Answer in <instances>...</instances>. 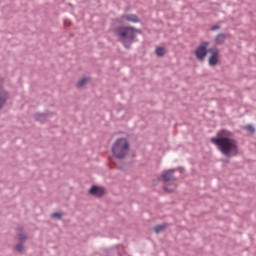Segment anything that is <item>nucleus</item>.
I'll list each match as a JSON object with an SVG mask.
<instances>
[{
    "label": "nucleus",
    "instance_id": "nucleus-1",
    "mask_svg": "<svg viewBox=\"0 0 256 256\" xmlns=\"http://www.w3.org/2000/svg\"><path fill=\"white\" fill-rule=\"evenodd\" d=\"M211 143L226 157H235L239 153L237 140L233 138V133L228 130H220L216 136L210 139Z\"/></svg>",
    "mask_w": 256,
    "mask_h": 256
},
{
    "label": "nucleus",
    "instance_id": "nucleus-2",
    "mask_svg": "<svg viewBox=\"0 0 256 256\" xmlns=\"http://www.w3.org/2000/svg\"><path fill=\"white\" fill-rule=\"evenodd\" d=\"M137 33L139 31L133 27H119L115 30V35L125 47H129L135 41Z\"/></svg>",
    "mask_w": 256,
    "mask_h": 256
},
{
    "label": "nucleus",
    "instance_id": "nucleus-3",
    "mask_svg": "<svg viewBox=\"0 0 256 256\" xmlns=\"http://www.w3.org/2000/svg\"><path fill=\"white\" fill-rule=\"evenodd\" d=\"M112 153L117 159H124L129 153V141L125 138L117 139L112 146Z\"/></svg>",
    "mask_w": 256,
    "mask_h": 256
},
{
    "label": "nucleus",
    "instance_id": "nucleus-4",
    "mask_svg": "<svg viewBox=\"0 0 256 256\" xmlns=\"http://www.w3.org/2000/svg\"><path fill=\"white\" fill-rule=\"evenodd\" d=\"M207 47H209V42H203L194 51L196 59L201 63H203V61H205V57H207Z\"/></svg>",
    "mask_w": 256,
    "mask_h": 256
},
{
    "label": "nucleus",
    "instance_id": "nucleus-5",
    "mask_svg": "<svg viewBox=\"0 0 256 256\" xmlns=\"http://www.w3.org/2000/svg\"><path fill=\"white\" fill-rule=\"evenodd\" d=\"M211 56L209 57L208 63L211 67H215L219 63V50L210 49Z\"/></svg>",
    "mask_w": 256,
    "mask_h": 256
},
{
    "label": "nucleus",
    "instance_id": "nucleus-6",
    "mask_svg": "<svg viewBox=\"0 0 256 256\" xmlns=\"http://www.w3.org/2000/svg\"><path fill=\"white\" fill-rule=\"evenodd\" d=\"M90 195H95L96 197H101L105 193V189L99 186H92L89 190Z\"/></svg>",
    "mask_w": 256,
    "mask_h": 256
},
{
    "label": "nucleus",
    "instance_id": "nucleus-7",
    "mask_svg": "<svg viewBox=\"0 0 256 256\" xmlns=\"http://www.w3.org/2000/svg\"><path fill=\"white\" fill-rule=\"evenodd\" d=\"M121 21H129L130 23H139V17L135 14L124 15L121 18Z\"/></svg>",
    "mask_w": 256,
    "mask_h": 256
},
{
    "label": "nucleus",
    "instance_id": "nucleus-8",
    "mask_svg": "<svg viewBox=\"0 0 256 256\" xmlns=\"http://www.w3.org/2000/svg\"><path fill=\"white\" fill-rule=\"evenodd\" d=\"M163 181H171L173 179V170H167L162 173Z\"/></svg>",
    "mask_w": 256,
    "mask_h": 256
},
{
    "label": "nucleus",
    "instance_id": "nucleus-9",
    "mask_svg": "<svg viewBox=\"0 0 256 256\" xmlns=\"http://www.w3.org/2000/svg\"><path fill=\"white\" fill-rule=\"evenodd\" d=\"M5 101H7V93H0V109L5 105Z\"/></svg>",
    "mask_w": 256,
    "mask_h": 256
},
{
    "label": "nucleus",
    "instance_id": "nucleus-10",
    "mask_svg": "<svg viewBox=\"0 0 256 256\" xmlns=\"http://www.w3.org/2000/svg\"><path fill=\"white\" fill-rule=\"evenodd\" d=\"M164 189L168 193H173V191H175V189H177V185L176 184H170V185L165 186Z\"/></svg>",
    "mask_w": 256,
    "mask_h": 256
},
{
    "label": "nucleus",
    "instance_id": "nucleus-11",
    "mask_svg": "<svg viewBox=\"0 0 256 256\" xmlns=\"http://www.w3.org/2000/svg\"><path fill=\"white\" fill-rule=\"evenodd\" d=\"M225 39H226L225 34H219L218 36H216L215 41L216 43L221 44V43H225Z\"/></svg>",
    "mask_w": 256,
    "mask_h": 256
},
{
    "label": "nucleus",
    "instance_id": "nucleus-12",
    "mask_svg": "<svg viewBox=\"0 0 256 256\" xmlns=\"http://www.w3.org/2000/svg\"><path fill=\"white\" fill-rule=\"evenodd\" d=\"M166 227L167 226L165 224L157 225V226H155L154 231H155V233L159 234V233H161V231H165Z\"/></svg>",
    "mask_w": 256,
    "mask_h": 256
},
{
    "label": "nucleus",
    "instance_id": "nucleus-13",
    "mask_svg": "<svg viewBox=\"0 0 256 256\" xmlns=\"http://www.w3.org/2000/svg\"><path fill=\"white\" fill-rule=\"evenodd\" d=\"M155 53L158 57H163V55H165V48L158 47L156 48Z\"/></svg>",
    "mask_w": 256,
    "mask_h": 256
},
{
    "label": "nucleus",
    "instance_id": "nucleus-14",
    "mask_svg": "<svg viewBox=\"0 0 256 256\" xmlns=\"http://www.w3.org/2000/svg\"><path fill=\"white\" fill-rule=\"evenodd\" d=\"M87 83H89V79L83 78L78 82V87H84L85 85H87Z\"/></svg>",
    "mask_w": 256,
    "mask_h": 256
},
{
    "label": "nucleus",
    "instance_id": "nucleus-15",
    "mask_svg": "<svg viewBox=\"0 0 256 256\" xmlns=\"http://www.w3.org/2000/svg\"><path fill=\"white\" fill-rule=\"evenodd\" d=\"M52 217H53L54 219H61L62 214L59 213V212H55V213L52 214Z\"/></svg>",
    "mask_w": 256,
    "mask_h": 256
},
{
    "label": "nucleus",
    "instance_id": "nucleus-16",
    "mask_svg": "<svg viewBox=\"0 0 256 256\" xmlns=\"http://www.w3.org/2000/svg\"><path fill=\"white\" fill-rule=\"evenodd\" d=\"M16 251H19V253H21V251H23V246H22V244H18V245L16 246Z\"/></svg>",
    "mask_w": 256,
    "mask_h": 256
},
{
    "label": "nucleus",
    "instance_id": "nucleus-17",
    "mask_svg": "<svg viewBox=\"0 0 256 256\" xmlns=\"http://www.w3.org/2000/svg\"><path fill=\"white\" fill-rule=\"evenodd\" d=\"M19 239H20V241H25V239H27V235H25V234H20V235H19Z\"/></svg>",
    "mask_w": 256,
    "mask_h": 256
},
{
    "label": "nucleus",
    "instance_id": "nucleus-18",
    "mask_svg": "<svg viewBox=\"0 0 256 256\" xmlns=\"http://www.w3.org/2000/svg\"><path fill=\"white\" fill-rule=\"evenodd\" d=\"M43 119H45V115L40 114V115L38 116V121H43Z\"/></svg>",
    "mask_w": 256,
    "mask_h": 256
},
{
    "label": "nucleus",
    "instance_id": "nucleus-19",
    "mask_svg": "<svg viewBox=\"0 0 256 256\" xmlns=\"http://www.w3.org/2000/svg\"><path fill=\"white\" fill-rule=\"evenodd\" d=\"M217 29H219V26H213L212 27V31H217Z\"/></svg>",
    "mask_w": 256,
    "mask_h": 256
},
{
    "label": "nucleus",
    "instance_id": "nucleus-20",
    "mask_svg": "<svg viewBox=\"0 0 256 256\" xmlns=\"http://www.w3.org/2000/svg\"><path fill=\"white\" fill-rule=\"evenodd\" d=\"M246 129H248L249 131H253V127L251 126H246Z\"/></svg>",
    "mask_w": 256,
    "mask_h": 256
}]
</instances>
